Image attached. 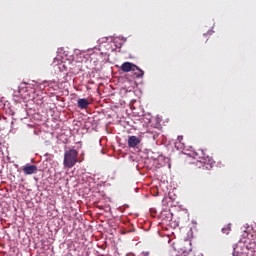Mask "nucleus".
Here are the masks:
<instances>
[{
  "mask_svg": "<svg viewBox=\"0 0 256 256\" xmlns=\"http://www.w3.org/2000/svg\"><path fill=\"white\" fill-rule=\"evenodd\" d=\"M79 161V152L73 148H69L64 152L63 165L68 169H73L74 165H77Z\"/></svg>",
  "mask_w": 256,
  "mask_h": 256,
  "instance_id": "f257e3e1",
  "label": "nucleus"
},
{
  "mask_svg": "<svg viewBox=\"0 0 256 256\" xmlns=\"http://www.w3.org/2000/svg\"><path fill=\"white\" fill-rule=\"evenodd\" d=\"M194 159H197L199 163H202V165L205 167V169H213L215 167V160L211 158L207 153H205V150L198 149L194 151Z\"/></svg>",
  "mask_w": 256,
  "mask_h": 256,
  "instance_id": "f03ea898",
  "label": "nucleus"
},
{
  "mask_svg": "<svg viewBox=\"0 0 256 256\" xmlns=\"http://www.w3.org/2000/svg\"><path fill=\"white\" fill-rule=\"evenodd\" d=\"M22 171L24 175H35V173L38 171V168L36 165L26 164Z\"/></svg>",
  "mask_w": 256,
  "mask_h": 256,
  "instance_id": "7ed1b4c3",
  "label": "nucleus"
},
{
  "mask_svg": "<svg viewBox=\"0 0 256 256\" xmlns=\"http://www.w3.org/2000/svg\"><path fill=\"white\" fill-rule=\"evenodd\" d=\"M141 144V139H139L137 136H130L128 138V146L132 149H135L137 145Z\"/></svg>",
  "mask_w": 256,
  "mask_h": 256,
  "instance_id": "20e7f679",
  "label": "nucleus"
},
{
  "mask_svg": "<svg viewBox=\"0 0 256 256\" xmlns=\"http://www.w3.org/2000/svg\"><path fill=\"white\" fill-rule=\"evenodd\" d=\"M133 67H135V64L131 62H124L120 69L123 71V73H131V71H133Z\"/></svg>",
  "mask_w": 256,
  "mask_h": 256,
  "instance_id": "39448f33",
  "label": "nucleus"
},
{
  "mask_svg": "<svg viewBox=\"0 0 256 256\" xmlns=\"http://www.w3.org/2000/svg\"><path fill=\"white\" fill-rule=\"evenodd\" d=\"M132 73L136 79H141L145 75V72L135 64L132 68Z\"/></svg>",
  "mask_w": 256,
  "mask_h": 256,
  "instance_id": "423d86ee",
  "label": "nucleus"
},
{
  "mask_svg": "<svg viewBox=\"0 0 256 256\" xmlns=\"http://www.w3.org/2000/svg\"><path fill=\"white\" fill-rule=\"evenodd\" d=\"M89 105V100H87L86 98H80L77 101V107H79V109H87Z\"/></svg>",
  "mask_w": 256,
  "mask_h": 256,
  "instance_id": "0eeeda50",
  "label": "nucleus"
},
{
  "mask_svg": "<svg viewBox=\"0 0 256 256\" xmlns=\"http://www.w3.org/2000/svg\"><path fill=\"white\" fill-rule=\"evenodd\" d=\"M146 137H149L150 139H153V141H155V139H157V137H159V132H157V128H151L146 132Z\"/></svg>",
  "mask_w": 256,
  "mask_h": 256,
  "instance_id": "6e6552de",
  "label": "nucleus"
},
{
  "mask_svg": "<svg viewBox=\"0 0 256 256\" xmlns=\"http://www.w3.org/2000/svg\"><path fill=\"white\" fill-rule=\"evenodd\" d=\"M176 145H180V149H183V147H185V142L183 141V136H178Z\"/></svg>",
  "mask_w": 256,
  "mask_h": 256,
  "instance_id": "1a4fd4ad",
  "label": "nucleus"
},
{
  "mask_svg": "<svg viewBox=\"0 0 256 256\" xmlns=\"http://www.w3.org/2000/svg\"><path fill=\"white\" fill-rule=\"evenodd\" d=\"M229 231H231V226L227 225L226 227L222 228V233L225 235H229Z\"/></svg>",
  "mask_w": 256,
  "mask_h": 256,
  "instance_id": "9d476101",
  "label": "nucleus"
}]
</instances>
